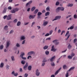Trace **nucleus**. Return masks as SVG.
<instances>
[{
  "label": "nucleus",
  "mask_w": 77,
  "mask_h": 77,
  "mask_svg": "<svg viewBox=\"0 0 77 77\" xmlns=\"http://www.w3.org/2000/svg\"><path fill=\"white\" fill-rule=\"evenodd\" d=\"M61 18V16H57L55 17V19H53L52 20V21H54L55 20H57L58 19H60V18Z\"/></svg>",
  "instance_id": "nucleus-1"
},
{
  "label": "nucleus",
  "mask_w": 77,
  "mask_h": 77,
  "mask_svg": "<svg viewBox=\"0 0 77 77\" xmlns=\"http://www.w3.org/2000/svg\"><path fill=\"white\" fill-rule=\"evenodd\" d=\"M27 66H28V63H26L25 66H24L23 67V69L26 71V70H27Z\"/></svg>",
  "instance_id": "nucleus-2"
},
{
  "label": "nucleus",
  "mask_w": 77,
  "mask_h": 77,
  "mask_svg": "<svg viewBox=\"0 0 77 77\" xmlns=\"http://www.w3.org/2000/svg\"><path fill=\"white\" fill-rule=\"evenodd\" d=\"M35 54V52L33 51H31L28 53V55H32V54Z\"/></svg>",
  "instance_id": "nucleus-3"
},
{
  "label": "nucleus",
  "mask_w": 77,
  "mask_h": 77,
  "mask_svg": "<svg viewBox=\"0 0 77 77\" xmlns=\"http://www.w3.org/2000/svg\"><path fill=\"white\" fill-rule=\"evenodd\" d=\"M35 74L37 76H39L40 74V72H39V70L38 69L36 70Z\"/></svg>",
  "instance_id": "nucleus-4"
},
{
  "label": "nucleus",
  "mask_w": 77,
  "mask_h": 77,
  "mask_svg": "<svg viewBox=\"0 0 77 77\" xmlns=\"http://www.w3.org/2000/svg\"><path fill=\"white\" fill-rule=\"evenodd\" d=\"M12 16V14H9L8 16V17L7 18V20H9L11 19V16Z\"/></svg>",
  "instance_id": "nucleus-5"
},
{
  "label": "nucleus",
  "mask_w": 77,
  "mask_h": 77,
  "mask_svg": "<svg viewBox=\"0 0 77 77\" xmlns=\"http://www.w3.org/2000/svg\"><path fill=\"white\" fill-rule=\"evenodd\" d=\"M35 16L36 15H30L29 17V19H33V18H35Z\"/></svg>",
  "instance_id": "nucleus-6"
},
{
  "label": "nucleus",
  "mask_w": 77,
  "mask_h": 77,
  "mask_svg": "<svg viewBox=\"0 0 77 77\" xmlns=\"http://www.w3.org/2000/svg\"><path fill=\"white\" fill-rule=\"evenodd\" d=\"M62 69V67H60L59 69L57 70L55 73L54 74V75H56L57 74H58V73H59V71H60V69Z\"/></svg>",
  "instance_id": "nucleus-7"
},
{
  "label": "nucleus",
  "mask_w": 77,
  "mask_h": 77,
  "mask_svg": "<svg viewBox=\"0 0 77 77\" xmlns=\"http://www.w3.org/2000/svg\"><path fill=\"white\" fill-rule=\"evenodd\" d=\"M55 58V56H54L53 57H52L50 59L51 62H52L54 60V59Z\"/></svg>",
  "instance_id": "nucleus-8"
},
{
  "label": "nucleus",
  "mask_w": 77,
  "mask_h": 77,
  "mask_svg": "<svg viewBox=\"0 0 77 77\" xmlns=\"http://www.w3.org/2000/svg\"><path fill=\"white\" fill-rule=\"evenodd\" d=\"M58 9H59L60 10V11H64V8L63 7H58Z\"/></svg>",
  "instance_id": "nucleus-9"
},
{
  "label": "nucleus",
  "mask_w": 77,
  "mask_h": 77,
  "mask_svg": "<svg viewBox=\"0 0 77 77\" xmlns=\"http://www.w3.org/2000/svg\"><path fill=\"white\" fill-rule=\"evenodd\" d=\"M51 51H56V49H54V45L52 46Z\"/></svg>",
  "instance_id": "nucleus-10"
},
{
  "label": "nucleus",
  "mask_w": 77,
  "mask_h": 77,
  "mask_svg": "<svg viewBox=\"0 0 77 77\" xmlns=\"http://www.w3.org/2000/svg\"><path fill=\"white\" fill-rule=\"evenodd\" d=\"M44 23L43 24V26H45L46 25H47V24H48V22L47 21H46L45 22H44Z\"/></svg>",
  "instance_id": "nucleus-11"
},
{
  "label": "nucleus",
  "mask_w": 77,
  "mask_h": 77,
  "mask_svg": "<svg viewBox=\"0 0 77 77\" xmlns=\"http://www.w3.org/2000/svg\"><path fill=\"white\" fill-rule=\"evenodd\" d=\"M7 9V8H5L3 10V14H5V13H6V10Z\"/></svg>",
  "instance_id": "nucleus-12"
},
{
  "label": "nucleus",
  "mask_w": 77,
  "mask_h": 77,
  "mask_svg": "<svg viewBox=\"0 0 77 77\" xmlns=\"http://www.w3.org/2000/svg\"><path fill=\"white\" fill-rule=\"evenodd\" d=\"M3 66H4V63H1L0 64V67L1 68H3Z\"/></svg>",
  "instance_id": "nucleus-13"
},
{
  "label": "nucleus",
  "mask_w": 77,
  "mask_h": 77,
  "mask_svg": "<svg viewBox=\"0 0 77 77\" xmlns=\"http://www.w3.org/2000/svg\"><path fill=\"white\" fill-rule=\"evenodd\" d=\"M39 11V10H38V9H37L35 10V11L34 12V14H37L38 13V12Z\"/></svg>",
  "instance_id": "nucleus-14"
},
{
  "label": "nucleus",
  "mask_w": 77,
  "mask_h": 77,
  "mask_svg": "<svg viewBox=\"0 0 77 77\" xmlns=\"http://www.w3.org/2000/svg\"><path fill=\"white\" fill-rule=\"evenodd\" d=\"M75 68V67H71L70 69L69 70V71H71V70H72L74 69Z\"/></svg>",
  "instance_id": "nucleus-15"
},
{
  "label": "nucleus",
  "mask_w": 77,
  "mask_h": 77,
  "mask_svg": "<svg viewBox=\"0 0 77 77\" xmlns=\"http://www.w3.org/2000/svg\"><path fill=\"white\" fill-rule=\"evenodd\" d=\"M25 39V37L24 36H21L20 40H24Z\"/></svg>",
  "instance_id": "nucleus-16"
},
{
  "label": "nucleus",
  "mask_w": 77,
  "mask_h": 77,
  "mask_svg": "<svg viewBox=\"0 0 77 77\" xmlns=\"http://www.w3.org/2000/svg\"><path fill=\"white\" fill-rule=\"evenodd\" d=\"M9 44H10L9 42H8L7 43V46H6V48H8V47H9Z\"/></svg>",
  "instance_id": "nucleus-17"
},
{
  "label": "nucleus",
  "mask_w": 77,
  "mask_h": 77,
  "mask_svg": "<svg viewBox=\"0 0 77 77\" xmlns=\"http://www.w3.org/2000/svg\"><path fill=\"white\" fill-rule=\"evenodd\" d=\"M28 69L29 71H30L32 69V66H29L28 67Z\"/></svg>",
  "instance_id": "nucleus-18"
},
{
  "label": "nucleus",
  "mask_w": 77,
  "mask_h": 77,
  "mask_svg": "<svg viewBox=\"0 0 77 77\" xmlns=\"http://www.w3.org/2000/svg\"><path fill=\"white\" fill-rule=\"evenodd\" d=\"M21 25V22L20 21H18L17 24V26H20Z\"/></svg>",
  "instance_id": "nucleus-19"
},
{
  "label": "nucleus",
  "mask_w": 77,
  "mask_h": 77,
  "mask_svg": "<svg viewBox=\"0 0 77 77\" xmlns=\"http://www.w3.org/2000/svg\"><path fill=\"white\" fill-rule=\"evenodd\" d=\"M11 12L12 14H15V10H14V9L13 10H11Z\"/></svg>",
  "instance_id": "nucleus-20"
},
{
  "label": "nucleus",
  "mask_w": 77,
  "mask_h": 77,
  "mask_svg": "<svg viewBox=\"0 0 77 77\" xmlns=\"http://www.w3.org/2000/svg\"><path fill=\"white\" fill-rule=\"evenodd\" d=\"M24 55H25V54H24V53H23L22 54V53L20 55V57L21 58L23 57V56H24Z\"/></svg>",
  "instance_id": "nucleus-21"
},
{
  "label": "nucleus",
  "mask_w": 77,
  "mask_h": 77,
  "mask_svg": "<svg viewBox=\"0 0 77 77\" xmlns=\"http://www.w3.org/2000/svg\"><path fill=\"white\" fill-rule=\"evenodd\" d=\"M48 48V46H45L43 48L44 50H46V49H47Z\"/></svg>",
  "instance_id": "nucleus-22"
},
{
  "label": "nucleus",
  "mask_w": 77,
  "mask_h": 77,
  "mask_svg": "<svg viewBox=\"0 0 77 77\" xmlns=\"http://www.w3.org/2000/svg\"><path fill=\"white\" fill-rule=\"evenodd\" d=\"M51 64L52 66H55V64H54V63L53 62H52Z\"/></svg>",
  "instance_id": "nucleus-23"
},
{
  "label": "nucleus",
  "mask_w": 77,
  "mask_h": 77,
  "mask_svg": "<svg viewBox=\"0 0 77 77\" xmlns=\"http://www.w3.org/2000/svg\"><path fill=\"white\" fill-rule=\"evenodd\" d=\"M36 8V7H33L31 9V11H33L34 10H35V9Z\"/></svg>",
  "instance_id": "nucleus-24"
},
{
  "label": "nucleus",
  "mask_w": 77,
  "mask_h": 77,
  "mask_svg": "<svg viewBox=\"0 0 77 77\" xmlns=\"http://www.w3.org/2000/svg\"><path fill=\"white\" fill-rule=\"evenodd\" d=\"M71 45H70V44H69V45L68 46V49H69V50H70L71 49Z\"/></svg>",
  "instance_id": "nucleus-25"
},
{
  "label": "nucleus",
  "mask_w": 77,
  "mask_h": 77,
  "mask_svg": "<svg viewBox=\"0 0 77 77\" xmlns=\"http://www.w3.org/2000/svg\"><path fill=\"white\" fill-rule=\"evenodd\" d=\"M14 11H15V12H17V11H18L19 10V8H15L14 9Z\"/></svg>",
  "instance_id": "nucleus-26"
},
{
  "label": "nucleus",
  "mask_w": 77,
  "mask_h": 77,
  "mask_svg": "<svg viewBox=\"0 0 77 77\" xmlns=\"http://www.w3.org/2000/svg\"><path fill=\"white\" fill-rule=\"evenodd\" d=\"M49 14H50V12H47L45 14V16H47L48 15H49Z\"/></svg>",
  "instance_id": "nucleus-27"
},
{
  "label": "nucleus",
  "mask_w": 77,
  "mask_h": 77,
  "mask_svg": "<svg viewBox=\"0 0 77 77\" xmlns=\"http://www.w3.org/2000/svg\"><path fill=\"white\" fill-rule=\"evenodd\" d=\"M37 15L38 16H40L42 15V13L40 12H38Z\"/></svg>",
  "instance_id": "nucleus-28"
},
{
  "label": "nucleus",
  "mask_w": 77,
  "mask_h": 77,
  "mask_svg": "<svg viewBox=\"0 0 77 77\" xmlns=\"http://www.w3.org/2000/svg\"><path fill=\"white\" fill-rule=\"evenodd\" d=\"M45 53L46 55H48L49 54V52L47 51H45Z\"/></svg>",
  "instance_id": "nucleus-29"
},
{
  "label": "nucleus",
  "mask_w": 77,
  "mask_h": 77,
  "mask_svg": "<svg viewBox=\"0 0 77 77\" xmlns=\"http://www.w3.org/2000/svg\"><path fill=\"white\" fill-rule=\"evenodd\" d=\"M46 10L47 11H50V7H48L46 8Z\"/></svg>",
  "instance_id": "nucleus-30"
},
{
  "label": "nucleus",
  "mask_w": 77,
  "mask_h": 77,
  "mask_svg": "<svg viewBox=\"0 0 77 77\" xmlns=\"http://www.w3.org/2000/svg\"><path fill=\"white\" fill-rule=\"evenodd\" d=\"M22 64H23V65H24L25 64V63H26V61H22L21 62Z\"/></svg>",
  "instance_id": "nucleus-31"
},
{
  "label": "nucleus",
  "mask_w": 77,
  "mask_h": 77,
  "mask_svg": "<svg viewBox=\"0 0 77 77\" xmlns=\"http://www.w3.org/2000/svg\"><path fill=\"white\" fill-rule=\"evenodd\" d=\"M66 65H64L63 66V68L64 69H66Z\"/></svg>",
  "instance_id": "nucleus-32"
},
{
  "label": "nucleus",
  "mask_w": 77,
  "mask_h": 77,
  "mask_svg": "<svg viewBox=\"0 0 77 77\" xmlns=\"http://www.w3.org/2000/svg\"><path fill=\"white\" fill-rule=\"evenodd\" d=\"M3 45H1V46H0V50H2V49H3Z\"/></svg>",
  "instance_id": "nucleus-33"
},
{
  "label": "nucleus",
  "mask_w": 77,
  "mask_h": 77,
  "mask_svg": "<svg viewBox=\"0 0 77 77\" xmlns=\"http://www.w3.org/2000/svg\"><path fill=\"white\" fill-rule=\"evenodd\" d=\"M73 6V4H69L68 6H70V7H72Z\"/></svg>",
  "instance_id": "nucleus-34"
},
{
  "label": "nucleus",
  "mask_w": 77,
  "mask_h": 77,
  "mask_svg": "<svg viewBox=\"0 0 77 77\" xmlns=\"http://www.w3.org/2000/svg\"><path fill=\"white\" fill-rule=\"evenodd\" d=\"M11 58L12 60H13V61H14V60H15V58H14V57L13 56H12Z\"/></svg>",
  "instance_id": "nucleus-35"
},
{
  "label": "nucleus",
  "mask_w": 77,
  "mask_h": 77,
  "mask_svg": "<svg viewBox=\"0 0 77 77\" xmlns=\"http://www.w3.org/2000/svg\"><path fill=\"white\" fill-rule=\"evenodd\" d=\"M74 29L73 26H71L69 27V29H70V30H72V29Z\"/></svg>",
  "instance_id": "nucleus-36"
},
{
  "label": "nucleus",
  "mask_w": 77,
  "mask_h": 77,
  "mask_svg": "<svg viewBox=\"0 0 77 77\" xmlns=\"http://www.w3.org/2000/svg\"><path fill=\"white\" fill-rule=\"evenodd\" d=\"M57 41V40L56 39L53 41V43H56Z\"/></svg>",
  "instance_id": "nucleus-37"
},
{
  "label": "nucleus",
  "mask_w": 77,
  "mask_h": 77,
  "mask_svg": "<svg viewBox=\"0 0 77 77\" xmlns=\"http://www.w3.org/2000/svg\"><path fill=\"white\" fill-rule=\"evenodd\" d=\"M68 58H69V59H72V57L70 56V55H69V56H68Z\"/></svg>",
  "instance_id": "nucleus-38"
},
{
  "label": "nucleus",
  "mask_w": 77,
  "mask_h": 77,
  "mask_svg": "<svg viewBox=\"0 0 77 77\" xmlns=\"http://www.w3.org/2000/svg\"><path fill=\"white\" fill-rule=\"evenodd\" d=\"M60 10V9L58 8V7L57 8L56 10V11L57 12H59Z\"/></svg>",
  "instance_id": "nucleus-39"
},
{
  "label": "nucleus",
  "mask_w": 77,
  "mask_h": 77,
  "mask_svg": "<svg viewBox=\"0 0 77 77\" xmlns=\"http://www.w3.org/2000/svg\"><path fill=\"white\" fill-rule=\"evenodd\" d=\"M77 39L76 38H75L74 39L73 41V43H75L76 42H77Z\"/></svg>",
  "instance_id": "nucleus-40"
},
{
  "label": "nucleus",
  "mask_w": 77,
  "mask_h": 77,
  "mask_svg": "<svg viewBox=\"0 0 77 77\" xmlns=\"http://www.w3.org/2000/svg\"><path fill=\"white\" fill-rule=\"evenodd\" d=\"M75 56V54L74 53H72L71 54V56L72 57H73V56Z\"/></svg>",
  "instance_id": "nucleus-41"
},
{
  "label": "nucleus",
  "mask_w": 77,
  "mask_h": 77,
  "mask_svg": "<svg viewBox=\"0 0 77 77\" xmlns=\"http://www.w3.org/2000/svg\"><path fill=\"white\" fill-rule=\"evenodd\" d=\"M59 5V2H57L56 3V6H57Z\"/></svg>",
  "instance_id": "nucleus-42"
},
{
  "label": "nucleus",
  "mask_w": 77,
  "mask_h": 77,
  "mask_svg": "<svg viewBox=\"0 0 77 77\" xmlns=\"http://www.w3.org/2000/svg\"><path fill=\"white\" fill-rule=\"evenodd\" d=\"M20 44L18 43H17L16 44V46L17 47H20Z\"/></svg>",
  "instance_id": "nucleus-43"
},
{
  "label": "nucleus",
  "mask_w": 77,
  "mask_h": 77,
  "mask_svg": "<svg viewBox=\"0 0 77 77\" xmlns=\"http://www.w3.org/2000/svg\"><path fill=\"white\" fill-rule=\"evenodd\" d=\"M52 33H53V30H51L49 32V35H51Z\"/></svg>",
  "instance_id": "nucleus-44"
},
{
  "label": "nucleus",
  "mask_w": 77,
  "mask_h": 77,
  "mask_svg": "<svg viewBox=\"0 0 77 77\" xmlns=\"http://www.w3.org/2000/svg\"><path fill=\"white\" fill-rule=\"evenodd\" d=\"M69 31H68L67 32L66 35H65V36H67V35H68V33H69Z\"/></svg>",
  "instance_id": "nucleus-45"
},
{
  "label": "nucleus",
  "mask_w": 77,
  "mask_h": 77,
  "mask_svg": "<svg viewBox=\"0 0 77 77\" xmlns=\"http://www.w3.org/2000/svg\"><path fill=\"white\" fill-rule=\"evenodd\" d=\"M28 76V74L27 73H25L24 75V77H27Z\"/></svg>",
  "instance_id": "nucleus-46"
},
{
  "label": "nucleus",
  "mask_w": 77,
  "mask_h": 77,
  "mask_svg": "<svg viewBox=\"0 0 77 77\" xmlns=\"http://www.w3.org/2000/svg\"><path fill=\"white\" fill-rule=\"evenodd\" d=\"M13 22L14 23H17V19H15V20H14Z\"/></svg>",
  "instance_id": "nucleus-47"
},
{
  "label": "nucleus",
  "mask_w": 77,
  "mask_h": 77,
  "mask_svg": "<svg viewBox=\"0 0 77 77\" xmlns=\"http://www.w3.org/2000/svg\"><path fill=\"white\" fill-rule=\"evenodd\" d=\"M8 9H9L10 10H11V9H12V8L11 6L8 7Z\"/></svg>",
  "instance_id": "nucleus-48"
},
{
  "label": "nucleus",
  "mask_w": 77,
  "mask_h": 77,
  "mask_svg": "<svg viewBox=\"0 0 77 77\" xmlns=\"http://www.w3.org/2000/svg\"><path fill=\"white\" fill-rule=\"evenodd\" d=\"M8 27V26L6 25L5 27H4V29L5 30H6V29Z\"/></svg>",
  "instance_id": "nucleus-49"
},
{
  "label": "nucleus",
  "mask_w": 77,
  "mask_h": 77,
  "mask_svg": "<svg viewBox=\"0 0 77 77\" xmlns=\"http://www.w3.org/2000/svg\"><path fill=\"white\" fill-rule=\"evenodd\" d=\"M65 31H62L61 32V35H63V33H65Z\"/></svg>",
  "instance_id": "nucleus-50"
},
{
  "label": "nucleus",
  "mask_w": 77,
  "mask_h": 77,
  "mask_svg": "<svg viewBox=\"0 0 77 77\" xmlns=\"http://www.w3.org/2000/svg\"><path fill=\"white\" fill-rule=\"evenodd\" d=\"M69 36H70V35H68L67 38L66 39V41H67V40H68V39L69 38Z\"/></svg>",
  "instance_id": "nucleus-51"
},
{
  "label": "nucleus",
  "mask_w": 77,
  "mask_h": 77,
  "mask_svg": "<svg viewBox=\"0 0 77 77\" xmlns=\"http://www.w3.org/2000/svg\"><path fill=\"white\" fill-rule=\"evenodd\" d=\"M74 18H75L76 19L77 18V15H76V14H75L74 16Z\"/></svg>",
  "instance_id": "nucleus-52"
},
{
  "label": "nucleus",
  "mask_w": 77,
  "mask_h": 77,
  "mask_svg": "<svg viewBox=\"0 0 77 77\" xmlns=\"http://www.w3.org/2000/svg\"><path fill=\"white\" fill-rule=\"evenodd\" d=\"M35 24V22H33L32 24V25H31V27H33V25H34Z\"/></svg>",
  "instance_id": "nucleus-53"
},
{
  "label": "nucleus",
  "mask_w": 77,
  "mask_h": 77,
  "mask_svg": "<svg viewBox=\"0 0 77 77\" xmlns=\"http://www.w3.org/2000/svg\"><path fill=\"white\" fill-rule=\"evenodd\" d=\"M14 76H17V75H18V73H14Z\"/></svg>",
  "instance_id": "nucleus-54"
},
{
  "label": "nucleus",
  "mask_w": 77,
  "mask_h": 77,
  "mask_svg": "<svg viewBox=\"0 0 77 77\" xmlns=\"http://www.w3.org/2000/svg\"><path fill=\"white\" fill-rule=\"evenodd\" d=\"M49 35H50V34H49V33H47L45 34V36H49Z\"/></svg>",
  "instance_id": "nucleus-55"
},
{
  "label": "nucleus",
  "mask_w": 77,
  "mask_h": 77,
  "mask_svg": "<svg viewBox=\"0 0 77 77\" xmlns=\"http://www.w3.org/2000/svg\"><path fill=\"white\" fill-rule=\"evenodd\" d=\"M69 75H68V72L66 73V77H68Z\"/></svg>",
  "instance_id": "nucleus-56"
},
{
  "label": "nucleus",
  "mask_w": 77,
  "mask_h": 77,
  "mask_svg": "<svg viewBox=\"0 0 77 77\" xmlns=\"http://www.w3.org/2000/svg\"><path fill=\"white\" fill-rule=\"evenodd\" d=\"M45 63H42V66H44L45 65Z\"/></svg>",
  "instance_id": "nucleus-57"
},
{
  "label": "nucleus",
  "mask_w": 77,
  "mask_h": 77,
  "mask_svg": "<svg viewBox=\"0 0 77 77\" xmlns=\"http://www.w3.org/2000/svg\"><path fill=\"white\" fill-rule=\"evenodd\" d=\"M29 58H32V56H29L27 57L28 59H29Z\"/></svg>",
  "instance_id": "nucleus-58"
},
{
  "label": "nucleus",
  "mask_w": 77,
  "mask_h": 77,
  "mask_svg": "<svg viewBox=\"0 0 77 77\" xmlns=\"http://www.w3.org/2000/svg\"><path fill=\"white\" fill-rule=\"evenodd\" d=\"M21 58L22 59H23V60H26V58L25 57H23Z\"/></svg>",
  "instance_id": "nucleus-59"
},
{
  "label": "nucleus",
  "mask_w": 77,
  "mask_h": 77,
  "mask_svg": "<svg viewBox=\"0 0 77 77\" xmlns=\"http://www.w3.org/2000/svg\"><path fill=\"white\" fill-rule=\"evenodd\" d=\"M29 23V22L25 23H24V25H25V26H26V25H27V24H28Z\"/></svg>",
  "instance_id": "nucleus-60"
},
{
  "label": "nucleus",
  "mask_w": 77,
  "mask_h": 77,
  "mask_svg": "<svg viewBox=\"0 0 77 77\" xmlns=\"http://www.w3.org/2000/svg\"><path fill=\"white\" fill-rule=\"evenodd\" d=\"M59 42H57L55 43V45H59Z\"/></svg>",
  "instance_id": "nucleus-61"
},
{
  "label": "nucleus",
  "mask_w": 77,
  "mask_h": 77,
  "mask_svg": "<svg viewBox=\"0 0 77 77\" xmlns=\"http://www.w3.org/2000/svg\"><path fill=\"white\" fill-rule=\"evenodd\" d=\"M26 42V40H24L23 41V42L22 43V44H25V42Z\"/></svg>",
  "instance_id": "nucleus-62"
},
{
  "label": "nucleus",
  "mask_w": 77,
  "mask_h": 77,
  "mask_svg": "<svg viewBox=\"0 0 77 77\" xmlns=\"http://www.w3.org/2000/svg\"><path fill=\"white\" fill-rule=\"evenodd\" d=\"M6 17H7V15H5V16L4 17H3V18L4 19H6Z\"/></svg>",
  "instance_id": "nucleus-63"
},
{
  "label": "nucleus",
  "mask_w": 77,
  "mask_h": 77,
  "mask_svg": "<svg viewBox=\"0 0 77 77\" xmlns=\"http://www.w3.org/2000/svg\"><path fill=\"white\" fill-rule=\"evenodd\" d=\"M7 69H9V66L7 65L6 67Z\"/></svg>",
  "instance_id": "nucleus-64"
}]
</instances>
